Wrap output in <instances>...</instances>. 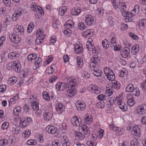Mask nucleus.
<instances>
[{
	"mask_svg": "<svg viewBox=\"0 0 146 146\" xmlns=\"http://www.w3.org/2000/svg\"><path fill=\"white\" fill-rule=\"evenodd\" d=\"M91 60L92 62L90 63V67L91 68H94L92 69V72L93 71V74L97 77L100 76L102 74V72L100 70L97 69L99 66L100 60L97 57H92Z\"/></svg>",
	"mask_w": 146,
	"mask_h": 146,
	"instance_id": "nucleus-1",
	"label": "nucleus"
},
{
	"mask_svg": "<svg viewBox=\"0 0 146 146\" xmlns=\"http://www.w3.org/2000/svg\"><path fill=\"white\" fill-rule=\"evenodd\" d=\"M74 80L69 79L67 82L68 86L66 88V90L68 96L71 97L75 95L76 93V86L77 84Z\"/></svg>",
	"mask_w": 146,
	"mask_h": 146,
	"instance_id": "nucleus-2",
	"label": "nucleus"
},
{
	"mask_svg": "<svg viewBox=\"0 0 146 146\" xmlns=\"http://www.w3.org/2000/svg\"><path fill=\"white\" fill-rule=\"evenodd\" d=\"M125 90L126 92H133V95L136 96H138L140 95L139 90L137 88H134L133 85L131 84H129L126 86Z\"/></svg>",
	"mask_w": 146,
	"mask_h": 146,
	"instance_id": "nucleus-3",
	"label": "nucleus"
},
{
	"mask_svg": "<svg viewBox=\"0 0 146 146\" xmlns=\"http://www.w3.org/2000/svg\"><path fill=\"white\" fill-rule=\"evenodd\" d=\"M115 104L118 106L119 108L123 111H126L127 110V105L122 101L121 97H116L115 98Z\"/></svg>",
	"mask_w": 146,
	"mask_h": 146,
	"instance_id": "nucleus-4",
	"label": "nucleus"
},
{
	"mask_svg": "<svg viewBox=\"0 0 146 146\" xmlns=\"http://www.w3.org/2000/svg\"><path fill=\"white\" fill-rule=\"evenodd\" d=\"M104 72L109 80L112 81L114 80L115 76L112 70L106 67L104 69Z\"/></svg>",
	"mask_w": 146,
	"mask_h": 146,
	"instance_id": "nucleus-5",
	"label": "nucleus"
},
{
	"mask_svg": "<svg viewBox=\"0 0 146 146\" xmlns=\"http://www.w3.org/2000/svg\"><path fill=\"white\" fill-rule=\"evenodd\" d=\"M31 121V119L30 117L25 118L22 117L20 119V125L22 128L25 127L27 125L29 122Z\"/></svg>",
	"mask_w": 146,
	"mask_h": 146,
	"instance_id": "nucleus-6",
	"label": "nucleus"
},
{
	"mask_svg": "<svg viewBox=\"0 0 146 146\" xmlns=\"http://www.w3.org/2000/svg\"><path fill=\"white\" fill-rule=\"evenodd\" d=\"M88 88L90 92L96 94H99L101 91L100 88L94 84L90 85Z\"/></svg>",
	"mask_w": 146,
	"mask_h": 146,
	"instance_id": "nucleus-7",
	"label": "nucleus"
},
{
	"mask_svg": "<svg viewBox=\"0 0 146 146\" xmlns=\"http://www.w3.org/2000/svg\"><path fill=\"white\" fill-rule=\"evenodd\" d=\"M9 66L12 68L13 70L17 72H20L21 69L20 64L17 62H11L8 64Z\"/></svg>",
	"mask_w": 146,
	"mask_h": 146,
	"instance_id": "nucleus-8",
	"label": "nucleus"
},
{
	"mask_svg": "<svg viewBox=\"0 0 146 146\" xmlns=\"http://www.w3.org/2000/svg\"><path fill=\"white\" fill-rule=\"evenodd\" d=\"M46 130L48 133L51 134L57 135L59 132L57 129L53 126L48 125L46 127Z\"/></svg>",
	"mask_w": 146,
	"mask_h": 146,
	"instance_id": "nucleus-9",
	"label": "nucleus"
},
{
	"mask_svg": "<svg viewBox=\"0 0 146 146\" xmlns=\"http://www.w3.org/2000/svg\"><path fill=\"white\" fill-rule=\"evenodd\" d=\"M137 113L141 115H143L146 113V104H141L137 108Z\"/></svg>",
	"mask_w": 146,
	"mask_h": 146,
	"instance_id": "nucleus-10",
	"label": "nucleus"
},
{
	"mask_svg": "<svg viewBox=\"0 0 146 146\" xmlns=\"http://www.w3.org/2000/svg\"><path fill=\"white\" fill-rule=\"evenodd\" d=\"M24 13V11L21 8L18 9L16 12H15L12 16V20L14 21H16L17 18L22 15Z\"/></svg>",
	"mask_w": 146,
	"mask_h": 146,
	"instance_id": "nucleus-11",
	"label": "nucleus"
},
{
	"mask_svg": "<svg viewBox=\"0 0 146 146\" xmlns=\"http://www.w3.org/2000/svg\"><path fill=\"white\" fill-rule=\"evenodd\" d=\"M82 121L81 118L79 117H77L75 116H73L71 119V123L73 126H79Z\"/></svg>",
	"mask_w": 146,
	"mask_h": 146,
	"instance_id": "nucleus-12",
	"label": "nucleus"
},
{
	"mask_svg": "<svg viewBox=\"0 0 146 146\" xmlns=\"http://www.w3.org/2000/svg\"><path fill=\"white\" fill-rule=\"evenodd\" d=\"M9 39L13 42L18 43L21 40V39L18 35L14 34H10L9 36Z\"/></svg>",
	"mask_w": 146,
	"mask_h": 146,
	"instance_id": "nucleus-13",
	"label": "nucleus"
},
{
	"mask_svg": "<svg viewBox=\"0 0 146 146\" xmlns=\"http://www.w3.org/2000/svg\"><path fill=\"white\" fill-rule=\"evenodd\" d=\"M14 31L16 33L21 35L24 33V29L22 26L17 25L14 28Z\"/></svg>",
	"mask_w": 146,
	"mask_h": 146,
	"instance_id": "nucleus-14",
	"label": "nucleus"
},
{
	"mask_svg": "<svg viewBox=\"0 0 146 146\" xmlns=\"http://www.w3.org/2000/svg\"><path fill=\"white\" fill-rule=\"evenodd\" d=\"M52 113L48 110H46L44 113V118L46 120H49L52 117Z\"/></svg>",
	"mask_w": 146,
	"mask_h": 146,
	"instance_id": "nucleus-15",
	"label": "nucleus"
},
{
	"mask_svg": "<svg viewBox=\"0 0 146 146\" xmlns=\"http://www.w3.org/2000/svg\"><path fill=\"white\" fill-rule=\"evenodd\" d=\"M130 53L129 48L126 47L123 48L121 50V54L123 58H127L128 56V55Z\"/></svg>",
	"mask_w": 146,
	"mask_h": 146,
	"instance_id": "nucleus-16",
	"label": "nucleus"
},
{
	"mask_svg": "<svg viewBox=\"0 0 146 146\" xmlns=\"http://www.w3.org/2000/svg\"><path fill=\"white\" fill-rule=\"evenodd\" d=\"M94 34V31L92 29L87 30L86 31L83 32L82 34L83 36L84 37H86L88 36L89 37H91Z\"/></svg>",
	"mask_w": 146,
	"mask_h": 146,
	"instance_id": "nucleus-17",
	"label": "nucleus"
},
{
	"mask_svg": "<svg viewBox=\"0 0 146 146\" xmlns=\"http://www.w3.org/2000/svg\"><path fill=\"white\" fill-rule=\"evenodd\" d=\"M56 110L58 113L64 112L65 110V108L61 103L57 104L56 105Z\"/></svg>",
	"mask_w": 146,
	"mask_h": 146,
	"instance_id": "nucleus-18",
	"label": "nucleus"
},
{
	"mask_svg": "<svg viewBox=\"0 0 146 146\" xmlns=\"http://www.w3.org/2000/svg\"><path fill=\"white\" fill-rule=\"evenodd\" d=\"M85 21L88 25H91L94 22L93 18L91 15H87L86 17Z\"/></svg>",
	"mask_w": 146,
	"mask_h": 146,
	"instance_id": "nucleus-19",
	"label": "nucleus"
},
{
	"mask_svg": "<svg viewBox=\"0 0 146 146\" xmlns=\"http://www.w3.org/2000/svg\"><path fill=\"white\" fill-rule=\"evenodd\" d=\"M82 130L84 132V134L86 135V137H88L90 134L89 128L86 125H82L80 126Z\"/></svg>",
	"mask_w": 146,
	"mask_h": 146,
	"instance_id": "nucleus-20",
	"label": "nucleus"
},
{
	"mask_svg": "<svg viewBox=\"0 0 146 146\" xmlns=\"http://www.w3.org/2000/svg\"><path fill=\"white\" fill-rule=\"evenodd\" d=\"M66 86L67 85L64 83L59 82L57 84L56 88L58 90L61 91L63 90Z\"/></svg>",
	"mask_w": 146,
	"mask_h": 146,
	"instance_id": "nucleus-21",
	"label": "nucleus"
},
{
	"mask_svg": "<svg viewBox=\"0 0 146 146\" xmlns=\"http://www.w3.org/2000/svg\"><path fill=\"white\" fill-rule=\"evenodd\" d=\"M19 56V54L18 53L13 52L9 53L8 57L9 59H13L18 57Z\"/></svg>",
	"mask_w": 146,
	"mask_h": 146,
	"instance_id": "nucleus-22",
	"label": "nucleus"
},
{
	"mask_svg": "<svg viewBox=\"0 0 146 146\" xmlns=\"http://www.w3.org/2000/svg\"><path fill=\"white\" fill-rule=\"evenodd\" d=\"M75 139L76 140L80 141L83 139L84 138L86 137V135H84L81 133H78L75 134Z\"/></svg>",
	"mask_w": 146,
	"mask_h": 146,
	"instance_id": "nucleus-23",
	"label": "nucleus"
},
{
	"mask_svg": "<svg viewBox=\"0 0 146 146\" xmlns=\"http://www.w3.org/2000/svg\"><path fill=\"white\" fill-rule=\"evenodd\" d=\"M85 121L86 123L89 124L92 121V118L90 114H86L84 117Z\"/></svg>",
	"mask_w": 146,
	"mask_h": 146,
	"instance_id": "nucleus-24",
	"label": "nucleus"
},
{
	"mask_svg": "<svg viewBox=\"0 0 146 146\" xmlns=\"http://www.w3.org/2000/svg\"><path fill=\"white\" fill-rule=\"evenodd\" d=\"M76 59L77 63V67L78 68H80L82 67L83 64V59L80 56L77 57Z\"/></svg>",
	"mask_w": 146,
	"mask_h": 146,
	"instance_id": "nucleus-25",
	"label": "nucleus"
},
{
	"mask_svg": "<svg viewBox=\"0 0 146 146\" xmlns=\"http://www.w3.org/2000/svg\"><path fill=\"white\" fill-rule=\"evenodd\" d=\"M133 135L135 136H139L141 134V131L140 128L138 127H133Z\"/></svg>",
	"mask_w": 146,
	"mask_h": 146,
	"instance_id": "nucleus-26",
	"label": "nucleus"
},
{
	"mask_svg": "<svg viewBox=\"0 0 146 146\" xmlns=\"http://www.w3.org/2000/svg\"><path fill=\"white\" fill-rule=\"evenodd\" d=\"M31 106L35 111H37L39 109L38 104L36 102L34 101L31 102Z\"/></svg>",
	"mask_w": 146,
	"mask_h": 146,
	"instance_id": "nucleus-27",
	"label": "nucleus"
},
{
	"mask_svg": "<svg viewBox=\"0 0 146 146\" xmlns=\"http://www.w3.org/2000/svg\"><path fill=\"white\" fill-rule=\"evenodd\" d=\"M139 27L141 29H143L144 27H146V19H143L140 21Z\"/></svg>",
	"mask_w": 146,
	"mask_h": 146,
	"instance_id": "nucleus-28",
	"label": "nucleus"
},
{
	"mask_svg": "<svg viewBox=\"0 0 146 146\" xmlns=\"http://www.w3.org/2000/svg\"><path fill=\"white\" fill-rule=\"evenodd\" d=\"M44 36H42L41 37L37 36L36 38L35 43L38 45H40L43 42V40L44 38Z\"/></svg>",
	"mask_w": 146,
	"mask_h": 146,
	"instance_id": "nucleus-29",
	"label": "nucleus"
},
{
	"mask_svg": "<svg viewBox=\"0 0 146 146\" xmlns=\"http://www.w3.org/2000/svg\"><path fill=\"white\" fill-rule=\"evenodd\" d=\"M96 13L99 16L102 17L104 14V10L102 8H98L96 10Z\"/></svg>",
	"mask_w": 146,
	"mask_h": 146,
	"instance_id": "nucleus-30",
	"label": "nucleus"
},
{
	"mask_svg": "<svg viewBox=\"0 0 146 146\" xmlns=\"http://www.w3.org/2000/svg\"><path fill=\"white\" fill-rule=\"evenodd\" d=\"M102 44L105 49H108L109 46V42L107 40L104 39L102 41Z\"/></svg>",
	"mask_w": 146,
	"mask_h": 146,
	"instance_id": "nucleus-31",
	"label": "nucleus"
},
{
	"mask_svg": "<svg viewBox=\"0 0 146 146\" xmlns=\"http://www.w3.org/2000/svg\"><path fill=\"white\" fill-rule=\"evenodd\" d=\"M80 12L81 10L80 9H72L71 11V14L72 15H78Z\"/></svg>",
	"mask_w": 146,
	"mask_h": 146,
	"instance_id": "nucleus-32",
	"label": "nucleus"
},
{
	"mask_svg": "<svg viewBox=\"0 0 146 146\" xmlns=\"http://www.w3.org/2000/svg\"><path fill=\"white\" fill-rule=\"evenodd\" d=\"M20 131L19 127L15 125H14L12 128V131L14 134H18L19 133Z\"/></svg>",
	"mask_w": 146,
	"mask_h": 146,
	"instance_id": "nucleus-33",
	"label": "nucleus"
},
{
	"mask_svg": "<svg viewBox=\"0 0 146 146\" xmlns=\"http://www.w3.org/2000/svg\"><path fill=\"white\" fill-rule=\"evenodd\" d=\"M139 11V7L138 5H135L133 10H132L131 13L133 15H135Z\"/></svg>",
	"mask_w": 146,
	"mask_h": 146,
	"instance_id": "nucleus-34",
	"label": "nucleus"
},
{
	"mask_svg": "<svg viewBox=\"0 0 146 146\" xmlns=\"http://www.w3.org/2000/svg\"><path fill=\"white\" fill-rule=\"evenodd\" d=\"M67 10V8L66 6H63L60 8L59 10V14L62 16L66 12Z\"/></svg>",
	"mask_w": 146,
	"mask_h": 146,
	"instance_id": "nucleus-35",
	"label": "nucleus"
},
{
	"mask_svg": "<svg viewBox=\"0 0 146 146\" xmlns=\"http://www.w3.org/2000/svg\"><path fill=\"white\" fill-rule=\"evenodd\" d=\"M139 50L138 45L134 46L132 48L131 52L133 54L135 55L138 52Z\"/></svg>",
	"mask_w": 146,
	"mask_h": 146,
	"instance_id": "nucleus-36",
	"label": "nucleus"
},
{
	"mask_svg": "<svg viewBox=\"0 0 146 146\" xmlns=\"http://www.w3.org/2000/svg\"><path fill=\"white\" fill-rule=\"evenodd\" d=\"M54 66V65H52L50 67H48L46 70V73L49 74L53 73V72H54L53 67Z\"/></svg>",
	"mask_w": 146,
	"mask_h": 146,
	"instance_id": "nucleus-37",
	"label": "nucleus"
},
{
	"mask_svg": "<svg viewBox=\"0 0 146 146\" xmlns=\"http://www.w3.org/2000/svg\"><path fill=\"white\" fill-rule=\"evenodd\" d=\"M75 51L76 53H81L82 51V48L78 45H77L75 46L74 48Z\"/></svg>",
	"mask_w": 146,
	"mask_h": 146,
	"instance_id": "nucleus-38",
	"label": "nucleus"
},
{
	"mask_svg": "<svg viewBox=\"0 0 146 146\" xmlns=\"http://www.w3.org/2000/svg\"><path fill=\"white\" fill-rule=\"evenodd\" d=\"M139 141L136 139L132 140L131 142V146H139Z\"/></svg>",
	"mask_w": 146,
	"mask_h": 146,
	"instance_id": "nucleus-39",
	"label": "nucleus"
},
{
	"mask_svg": "<svg viewBox=\"0 0 146 146\" xmlns=\"http://www.w3.org/2000/svg\"><path fill=\"white\" fill-rule=\"evenodd\" d=\"M42 96L44 98L45 100L49 101L50 100V98L49 96L46 92H43Z\"/></svg>",
	"mask_w": 146,
	"mask_h": 146,
	"instance_id": "nucleus-40",
	"label": "nucleus"
},
{
	"mask_svg": "<svg viewBox=\"0 0 146 146\" xmlns=\"http://www.w3.org/2000/svg\"><path fill=\"white\" fill-rule=\"evenodd\" d=\"M21 108L20 106L16 107L14 110L13 113L15 115H17L21 110Z\"/></svg>",
	"mask_w": 146,
	"mask_h": 146,
	"instance_id": "nucleus-41",
	"label": "nucleus"
},
{
	"mask_svg": "<svg viewBox=\"0 0 146 146\" xmlns=\"http://www.w3.org/2000/svg\"><path fill=\"white\" fill-rule=\"evenodd\" d=\"M128 74V71L125 69H123L121 70L119 76L121 77L126 76Z\"/></svg>",
	"mask_w": 146,
	"mask_h": 146,
	"instance_id": "nucleus-42",
	"label": "nucleus"
},
{
	"mask_svg": "<svg viewBox=\"0 0 146 146\" xmlns=\"http://www.w3.org/2000/svg\"><path fill=\"white\" fill-rule=\"evenodd\" d=\"M135 103V100L133 98L129 99L127 101V104L130 106H133Z\"/></svg>",
	"mask_w": 146,
	"mask_h": 146,
	"instance_id": "nucleus-43",
	"label": "nucleus"
},
{
	"mask_svg": "<svg viewBox=\"0 0 146 146\" xmlns=\"http://www.w3.org/2000/svg\"><path fill=\"white\" fill-rule=\"evenodd\" d=\"M113 86L115 89L118 90L120 88L121 85L119 83L116 81H115L114 82L113 84Z\"/></svg>",
	"mask_w": 146,
	"mask_h": 146,
	"instance_id": "nucleus-44",
	"label": "nucleus"
},
{
	"mask_svg": "<svg viewBox=\"0 0 146 146\" xmlns=\"http://www.w3.org/2000/svg\"><path fill=\"white\" fill-rule=\"evenodd\" d=\"M8 140L6 139H2L0 140V145L3 146L6 145H8Z\"/></svg>",
	"mask_w": 146,
	"mask_h": 146,
	"instance_id": "nucleus-45",
	"label": "nucleus"
},
{
	"mask_svg": "<svg viewBox=\"0 0 146 146\" xmlns=\"http://www.w3.org/2000/svg\"><path fill=\"white\" fill-rule=\"evenodd\" d=\"M97 107L99 108H103L104 107V103L103 101L99 102L96 104Z\"/></svg>",
	"mask_w": 146,
	"mask_h": 146,
	"instance_id": "nucleus-46",
	"label": "nucleus"
},
{
	"mask_svg": "<svg viewBox=\"0 0 146 146\" xmlns=\"http://www.w3.org/2000/svg\"><path fill=\"white\" fill-rule=\"evenodd\" d=\"M90 44H87L86 45V48L88 49V50L91 51H93L94 50V49H95V47L93 45L91 44V42H90L89 43ZM94 50L95 51V49H94Z\"/></svg>",
	"mask_w": 146,
	"mask_h": 146,
	"instance_id": "nucleus-47",
	"label": "nucleus"
},
{
	"mask_svg": "<svg viewBox=\"0 0 146 146\" xmlns=\"http://www.w3.org/2000/svg\"><path fill=\"white\" fill-rule=\"evenodd\" d=\"M37 31V32L36 33V35L37 36L41 37L43 36H44V37H45V35L43 34V33L42 32L41 29H38Z\"/></svg>",
	"mask_w": 146,
	"mask_h": 146,
	"instance_id": "nucleus-48",
	"label": "nucleus"
},
{
	"mask_svg": "<svg viewBox=\"0 0 146 146\" xmlns=\"http://www.w3.org/2000/svg\"><path fill=\"white\" fill-rule=\"evenodd\" d=\"M129 36L134 40H137L139 39L138 36L133 33H129Z\"/></svg>",
	"mask_w": 146,
	"mask_h": 146,
	"instance_id": "nucleus-49",
	"label": "nucleus"
},
{
	"mask_svg": "<svg viewBox=\"0 0 146 146\" xmlns=\"http://www.w3.org/2000/svg\"><path fill=\"white\" fill-rule=\"evenodd\" d=\"M106 92L108 93L109 95H111L113 93V90L112 87H107Z\"/></svg>",
	"mask_w": 146,
	"mask_h": 146,
	"instance_id": "nucleus-50",
	"label": "nucleus"
},
{
	"mask_svg": "<svg viewBox=\"0 0 146 146\" xmlns=\"http://www.w3.org/2000/svg\"><path fill=\"white\" fill-rule=\"evenodd\" d=\"M31 133L30 131L28 129L25 130L23 132V134L25 135V137H28L29 136Z\"/></svg>",
	"mask_w": 146,
	"mask_h": 146,
	"instance_id": "nucleus-51",
	"label": "nucleus"
},
{
	"mask_svg": "<svg viewBox=\"0 0 146 146\" xmlns=\"http://www.w3.org/2000/svg\"><path fill=\"white\" fill-rule=\"evenodd\" d=\"M39 6L37 7L36 5L34 4V3H33L31 6V8L32 11L36 12L37 11Z\"/></svg>",
	"mask_w": 146,
	"mask_h": 146,
	"instance_id": "nucleus-52",
	"label": "nucleus"
},
{
	"mask_svg": "<svg viewBox=\"0 0 146 146\" xmlns=\"http://www.w3.org/2000/svg\"><path fill=\"white\" fill-rule=\"evenodd\" d=\"M9 126V123L7 122H4L1 126V128L3 129H7Z\"/></svg>",
	"mask_w": 146,
	"mask_h": 146,
	"instance_id": "nucleus-53",
	"label": "nucleus"
},
{
	"mask_svg": "<svg viewBox=\"0 0 146 146\" xmlns=\"http://www.w3.org/2000/svg\"><path fill=\"white\" fill-rule=\"evenodd\" d=\"M60 143L58 140H54L52 142V146H60Z\"/></svg>",
	"mask_w": 146,
	"mask_h": 146,
	"instance_id": "nucleus-54",
	"label": "nucleus"
},
{
	"mask_svg": "<svg viewBox=\"0 0 146 146\" xmlns=\"http://www.w3.org/2000/svg\"><path fill=\"white\" fill-rule=\"evenodd\" d=\"M27 143L29 145H35L36 144V141L35 140H29L28 141Z\"/></svg>",
	"mask_w": 146,
	"mask_h": 146,
	"instance_id": "nucleus-55",
	"label": "nucleus"
},
{
	"mask_svg": "<svg viewBox=\"0 0 146 146\" xmlns=\"http://www.w3.org/2000/svg\"><path fill=\"white\" fill-rule=\"evenodd\" d=\"M97 98L99 100L102 101L105 100L106 99V96L103 94H101L98 95Z\"/></svg>",
	"mask_w": 146,
	"mask_h": 146,
	"instance_id": "nucleus-56",
	"label": "nucleus"
},
{
	"mask_svg": "<svg viewBox=\"0 0 146 146\" xmlns=\"http://www.w3.org/2000/svg\"><path fill=\"white\" fill-rule=\"evenodd\" d=\"M124 131L123 129H121L119 127V129H117L116 134L117 136H119L122 134Z\"/></svg>",
	"mask_w": 146,
	"mask_h": 146,
	"instance_id": "nucleus-57",
	"label": "nucleus"
},
{
	"mask_svg": "<svg viewBox=\"0 0 146 146\" xmlns=\"http://www.w3.org/2000/svg\"><path fill=\"white\" fill-rule=\"evenodd\" d=\"M78 27L79 29L83 30L86 27L83 23L80 22L78 24Z\"/></svg>",
	"mask_w": 146,
	"mask_h": 146,
	"instance_id": "nucleus-58",
	"label": "nucleus"
},
{
	"mask_svg": "<svg viewBox=\"0 0 146 146\" xmlns=\"http://www.w3.org/2000/svg\"><path fill=\"white\" fill-rule=\"evenodd\" d=\"M64 32L66 35H69L72 33V31L69 29H67L64 30Z\"/></svg>",
	"mask_w": 146,
	"mask_h": 146,
	"instance_id": "nucleus-59",
	"label": "nucleus"
},
{
	"mask_svg": "<svg viewBox=\"0 0 146 146\" xmlns=\"http://www.w3.org/2000/svg\"><path fill=\"white\" fill-rule=\"evenodd\" d=\"M6 88V86L5 85H0V92L2 93L4 92L5 91Z\"/></svg>",
	"mask_w": 146,
	"mask_h": 146,
	"instance_id": "nucleus-60",
	"label": "nucleus"
},
{
	"mask_svg": "<svg viewBox=\"0 0 146 146\" xmlns=\"http://www.w3.org/2000/svg\"><path fill=\"white\" fill-rule=\"evenodd\" d=\"M28 70L26 69L23 71H22L21 72V74L24 77H26L28 74Z\"/></svg>",
	"mask_w": 146,
	"mask_h": 146,
	"instance_id": "nucleus-61",
	"label": "nucleus"
},
{
	"mask_svg": "<svg viewBox=\"0 0 146 146\" xmlns=\"http://www.w3.org/2000/svg\"><path fill=\"white\" fill-rule=\"evenodd\" d=\"M3 2L4 4L7 7L9 6L11 4V0H5Z\"/></svg>",
	"mask_w": 146,
	"mask_h": 146,
	"instance_id": "nucleus-62",
	"label": "nucleus"
},
{
	"mask_svg": "<svg viewBox=\"0 0 146 146\" xmlns=\"http://www.w3.org/2000/svg\"><path fill=\"white\" fill-rule=\"evenodd\" d=\"M42 61V59L40 57H38L35 60V64H38L39 65V63Z\"/></svg>",
	"mask_w": 146,
	"mask_h": 146,
	"instance_id": "nucleus-63",
	"label": "nucleus"
},
{
	"mask_svg": "<svg viewBox=\"0 0 146 146\" xmlns=\"http://www.w3.org/2000/svg\"><path fill=\"white\" fill-rule=\"evenodd\" d=\"M17 79L16 77H12L10 79V81L11 82H12L13 84L14 83H15L17 81Z\"/></svg>",
	"mask_w": 146,
	"mask_h": 146,
	"instance_id": "nucleus-64",
	"label": "nucleus"
}]
</instances>
